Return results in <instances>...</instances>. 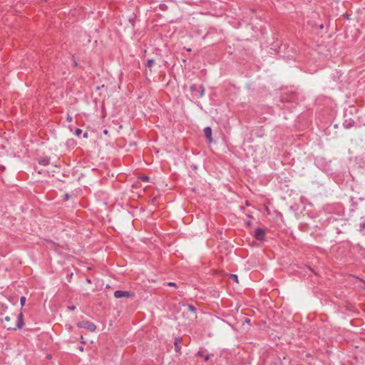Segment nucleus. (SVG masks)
<instances>
[{
	"instance_id": "2",
	"label": "nucleus",
	"mask_w": 365,
	"mask_h": 365,
	"mask_svg": "<svg viewBox=\"0 0 365 365\" xmlns=\"http://www.w3.org/2000/svg\"><path fill=\"white\" fill-rule=\"evenodd\" d=\"M76 326L80 329H86L90 331H94L96 329V324L89 321L78 322Z\"/></svg>"
},
{
	"instance_id": "13",
	"label": "nucleus",
	"mask_w": 365,
	"mask_h": 365,
	"mask_svg": "<svg viewBox=\"0 0 365 365\" xmlns=\"http://www.w3.org/2000/svg\"><path fill=\"white\" fill-rule=\"evenodd\" d=\"M206 350L204 348H200L197 351V356L200 357H204L205 355Z\"/></svg>"
},
{
	"instance_id": "21",
	"label": "nucleus",
	"mask_w": 365,
	"mask_h": 365,
	"mask_svg": "<svg viewBox=\"0 0 365 365\" xmlns=\"http://www.w3.org/2000/svg\"><path fill=\"white\" fill-rule=\"evenodd\" d=\"M68 309L70 310H74V309H76V306H74V305L68 306Z\"/></svg>"
},
{
	"instance_id": "26",
	"label": "nucleus",
	"mask_w": 365,
	"mask_h": 365,
	"mask_svg": "<svg viewBox=\"0 0 365 365\" xmlns=\"http://www.w3.org/2000/svg\"><path fill=\"white\" fill-rule=\"evenodd\" d=\"M83 138H88V133H84Z\"/></svg>"
},
{
	"instance_id": "20",
	"label": "nucleus",
	"mask_w": 365,
	"mask_h": 365,
	"mask_svg": "<svg viewBox=\"0 0 365 365\" xmlns=\"http://www.w3.org/2000/svg\"><path fill=\"white\" fill-rule=\"evenodd\" d=\"M69 198H70V195L68 193H66L64 195V200H69Z\"/></svg>"
},
{
	"instance_id": "28",
	"label": "nucleus",
	"mask_w": 365,
	"mask_h": 365,
	"mask_svg": "<svg viewBox=\"0 0 365 365\" xmlns=\"http://www.w3.org/2000/svg\"><path fill=\"white\" fill-rule=\"evenodd\" d=\"M78 349L81 351H83V346H81L78 347Z\"/></svg>"
},
{
	"instance_id": "27",
	"label": "nucleus",
	"mask_w": 365,
	"mask_h": 365,
	"mask_svg": "<svg viewBox=\"0 0 365 365\" xmlns=\"http://www.w3.org/2000/svg\"><path fill=\"white\" fill-rule=\"evenodd\" d=\"M86 282L88 283V284H91V280L88 278L86 279Z\"/></svg>"
},
{
	"instance_id": "22",
	"label": "nucleus",
	"mask_w": 365,
	"mask_h": 365,
	"mask_svg": "<svg viewBox=\"0 0 365 365\" xmlns=\"http://www.w3.org/2000/svg\"><path fill=\"white\" fill-rule=\"evenodd\" d=\"M142 180H143V181H148V180H149V178H148V176H143V177L142 178Z\"/></svg>"
},
{
	"instance_id": "4",
	"label": "nucleus",
	"mask_w": 365,
	"mask_h": 365,
	"mask_svg": "<svg viewBox=\"0 0 365 365\" xmlns=\"http://www.w3.org/2000/svg\"><path fill=\"white\" fill-rule=\"evenodd\" d=\"M24 324V319H23V314L22 313H20L18 316H17V322H16V327H11L10 326H7V325H4V327L6 328L7 329L10 330V329H21L23 327Z\"/></svg>"
},
{
	"instance_id": "9",
	"label": "nucleus",
	"mask_w": 365,
	"mask_h": 365,
	"mask_svg": "<svg viewBox=\"0 0 365 365\" xmlns=\"http://www.w3.org/2000/svg\"><path fill=\"white\" fill-rule=\"evenodd\" d=\"M204 135L206 137V138L208 140L209 143H211L212 141V129L210 127H206L204 128Z\"/></svg>"
},
{
	"instance_id": "18",
	"label": "nucleus",
	"mask_w": 365,
	"mask_h": 365,
	"mask_svg": "<svg viewBox=\"0 0 365 365\" xmlns=\"http://www.w3.org/2000/svg\"><path fill=\"white\" fill-rule=\"evenodd\" d=\"M11 320V317L9 316L5 317L4 319H1V321L5 322H9Z\"/></svg>"
},
{
	"instance_id": "10",
	"label": "nucleus",
	"mask_w": 365,
	"mask_h": 365,
	"mask_svg": "<svg viewBox=\"0 0 365 365\" xmlns=\"http://www.w3.org/2000/svg\"><path fill=\"white\" fill-rule=\"evenodd\" d=\"M180 344H181V338L180 337L175 338V343H174L175 351V352L179 353V354H180V352H181Z\"/></svg>"
},
{
	"instance_id": "33",
	"label": "nucleus",
	"mask_w": 365,
	"mask_h": 365,
	"mask_svg": "<svg viewBox=\"0 0 365 365\" xmlns=\"http://www.w3.org/2000/svg\"><path fill=\"white\" fill-rule=\"evenodd\" d=\"M38 174H41L42 173H41V170H38Z\"/></svg>"
},
{
	"instance_id": "16",
	"label": "nucleus",
	"mask_w": 365,
	"mask_h": 365,
	"mask_svg": "<svg viewBox=\"0 0 365 365\" xmlns=\"http://www.w3.org/2000/svg\"><path fill=\"white\" fill-rule=\"evenodd\" d=\"M82 133V130L80 128H76L74 134L77 136H79Z\"/></svg>"
},
{
	"instance_id": "34",
	"label": "nucleus",
	"mask_w": 365,
	"mask_h": 365,
	"mask_svg": "<svg viewBox=\"0 0 365 365\" xmlns=\"http://www.w3.org/2000/svg\"><path fill=\"white\" fill-rule=\"evenodd\" d=\"M72 276H73V274H72V273H71V274H69V277H71Z\"/></svg>"
},
{
	"instance_id": "8",
	"label": "nucleus",
	"mask_w": 365,
	"mask_h": 365,
	"mask_svg": "<svg viewBox=\"0 0 365 365\" xmlns=\"http://www.w3.org/2000/svg\"><path fill=\"white\" fill-rule=\"evenodd\" d=\"M354 125L355 121L351 118L346 119L342 124L343 127L346 129H349L354 127Z\"/></svg>"
},
{
	"instance_id": "14",
	"label": "nucleus",
	"mask_w": 365,
	"mask_h": 365,
	"mask_svg": "<svg viewBox=\"0 0 365 365\" xmlns=\"http://www.w3.org/2000/svg\"><path fill=\"white\" fill-rule=\"evenodd\" d=\"M230 278L232 279H233L234 281H235L236 282H238V277L237 274H230Z\"/></svg>"
},
{
	"instance_id": "1",
	"label": "nucleus",
	"mask_w": 365,
	"mask_h": 365,
	"mask_svg": "<svg viewBox=\"0 0 365 365\" xmlns=\"http://www.w3.org/2000/svg\"><path fill=\"white\" fill-rule=\"evenodd\" d=\"M190 90L191 92H192L193 96L197 98H202L205 95V87L201 85L198 88L197 85L192 84L190 87Z\"/></svg>"
},
{
	"instance_id": "5",
	"label": "nucleus",
	"mask_w": 365,
	"mask_h": 365,
	"mask_svg": "<svg viewBox=\"0 0 365 365\" xmlns=\"http://www.w3.org/2000/svg\"><path fill=\"white\" fill-rule=\"evenodd\" d=\"M254 237L258 241H264L265 239V232L262 228L258 227L255 230Z\"/></svg>"
},
{
	"instance_id": "3",
	"label": "nucleus",
	"mask_w": 365,
	"mask_h": 365,
	"mask_svg": "<svg viewBox=\"0 0 365 365\" xmlns=\"http://www.w3.org/2000/svg\"><path fill=\"white\" fill-rule=\"evenodd\" d=\"M264 365H282V361L279 356L271 355L265 361Z\"/></svg>"
},
{
	"instance_id": "29",
	"label": "nucleus",
	"mask_w": 365,
	"mask_h": 365,
	"mask_svg": "<svg viewBox=\"0 0 365 365\" xmlns=\"http://www.w3.org/2000/svg\"><path fill=\"white\" fill-rule=\"evenodd\" d=\"M361 227L363 229H365V223L361 224Z\"/></svg>"
},
{
	"instance_id": "24",
	"label": "nucleus",
	"mask_w": 365,
	"mask_h": 365,
	"mask_svg": "<svg viewBox=\"0 0 365 365\" xmlns=\"http://www.w3.org/2000/svg\"><path fill=\"white\" fill-rule=\"evenodd\" d=\"M67 121H68V122H71L72 121V117L71 115H68Z\"/></svg>"
},
{
	"instance_id": "17",
	"label": "nucleus",
	"mask_w": 365,
	"mask_h": 365,
	"mask_svg": "<svg viewBox=\"0 0 365 365\" xmlns=\"http://www.w3.org/2000/svg\"><path fill=\"white\" fill-rule=\"evenodd\" d=\"M26 300V299L25 297H21L20 302H21V307H24V305L25 304Z\"/></svg>"
},
{
	"instance_id": "12",
	"label": "nucleus",
	"mask_w": 365,
	"mask_h": 365,
	"mask_svg": "<svg viewBox=\"0 0 365 365\" xmlns=\"http://www.w3.org/2000/svg\"><path fill=\"white\" fill-rule=\"evenodd\" d=\"M154 63H155V61L153 59H148L147 61L145 66L147 68H150V70H151V68L153 67Z\"/></svg>"
},
{
	"instance_id": "11",
	"label": "nucleus",
	"mask_w": 365,
	"mask_h": 365,
	"mask_svg": "<svg viewBox=\"0 0 365 365\" xmlns=\"http://www.w3.org/2000/svg\"><path fill=\"white\" fill-rule=\"evenodd\" d=\"M182 306L184 307H186L187 309V310L190 311L195 317H196L195 314L197 309H196V308L193 305H192V304H183Z\"/></svg>"
},
{
	"instance_id": "15",
	"label": "nucleus",
	"mask_w": 365,
	"mask_h": 365,
	"mask_svg": "<svg viewBox=\"0 0 365 365\" xmlns=\"http://www.w3.org/2000/svg\"><path fill=\"white\" fill-rule=\"evenodd\" d=\"M212 356H213V354H207V355H205L204 356L205 361L207 362L210 359V358L212 357Z\"/></svg>"
},
{
	"instance_id": "31",
	"label": "nucleus",
	"mask_w": 365,
	"mask_h": 365,
	"mask_svg": "<svg viewBox=\"0 0 365 365\" xmlns=\"http://www.w3.org/2000/svg\"><path fill=\"white\" fill-rule=\"evenodd\" d=\"M247 216L250 218L252 217V216L250 214H247Z\"/></svg>"
},
{
	"instance_id": "23",
	"label": "nucleus",
	"mask_w": 365,
	"mask_h": 365,
	"mask_svg": "<svg viewBox=\"0 0 365 365\" xmlns=\"http://www.w3.org/2000/svg\"><path fill=\"white\" fill-rule=\"evenodd\" d=\"M246 225H247V227H251V226H252V222H251V221H247V222H246Z\"/></svg>"
},
{
	"instance_id": "25",
	"label": "nucleus",
	"mask_w": 365,
	"mask_h": 365,
	"mask_svg": "<svg viewBox=\"0 0 365 365\" xmlns=\"http://www.w3.org/2000/svg\"><path fill=\"white\" fill-rule=\"evenodd\" d=\"M168 286H173V287H175V283H174V282H168Z\"/></svg>"
},
{
	"instance_id": "30",
	"label": "nucleus",
	"mask_w": 365,
	"mask_h": 365,
	"mask_svg": "<svg viewBox=\"0 0 365 365\" xmlns=\"http://www.w3.org/2000/svg\"><path fill=\"white\" fill-rule=\"evenodd\" d=\"M0 169H1V170H4V169H5V168H4V166H3V165H0Z\"/></svg>"
},
{
	"instance_id": "19",
	"label": "nucleus",
	"mask_w": 365,
	"mask_h": 365,
	"mask_svg": "<svg viewBox=\"0 0 365 365\" xmlns=\"http://www.w3.org/2000/svg\"><path fill=\"white\" fill-rule=\"evenodd\" d=\"M160 9L162 10H165L167 9V6L165 4H160Z\"/></svg>"
},
{
	"instance_id": "32",
	"label": "nucleus",
	"mask_w": 365,
	"mask_h": 365,
	"mask_svg": "<svg viewBox=\"0 0 365 365\" xmlns=\"http://www.w3.org/2000/svg\"><path fill=\"white\" fill-rule=\"evenodd\" d=\"M103 133H104L105 134H107L108 130H105L103 131Z\"/></svg>"
},
{
	"instance_id": "6",
	"label": "nucleus",
	"mask_w": 365,
	"mask_h": 365,
	"mask_svg": "<svg viewBox=\"0 0 365 365\" xmlns=\"http://www.w3.org/2000/svg\"><path fill=\"white\" fill-rule=\"evenodd\" d=\"M114 296L118 299L123 297L128 298L133 296V293L129 291L117 290L114 292Z\"/></svg>"
},
{
	"instance_id": "7",
	"label": "nucleus",
	"mask_w": 365,
	"mask_h": 365,
	"mask_svg": "<svg viewBox=\"0 0 365 365\" xmlns=\"http://www.w3.org/2000/svg\"><path fill=\"white\" fill-rule=\"evenodd\" d=\"M51 158L48 156L40 157L38 159V163L43 166H47L50 164Z\"/></svg>"
}]
</instances>
